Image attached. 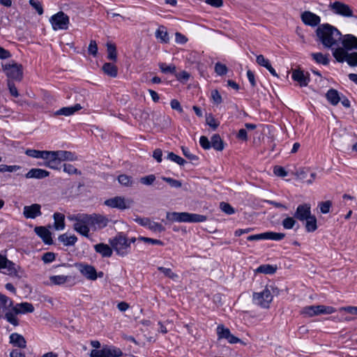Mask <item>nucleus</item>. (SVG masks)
I'll return each mask as SVG.
<instances>
[{"label":"nucleus","mask_w":357,"mask_h":357,"mask_svg":"<svg viewBox=\"0 0 357 357\" xmlns=\"http://www.w3.org/2000/svg\"><path fill=\"white\" fill-rule=\"evenodd\" d=\"M36 234L40 236L46 244H51L52 242L51 232L45 227H36Z\"/></svg>","instance_id":"nucleus-22"},{"label":"nucleus","mask_w":357,"mask_h":357,"mask_svg":"<svg viewBox=\"0 0 357 357\" xmlns=\"http://www.w3.org/2000/svg\"><path fill=\"white\" fill-rule=\"evenodd\" d=\"M68 219L74 222L73 229L81 235L89 237L91 227V215L86 213L73 214Z\"/></svg>","instance_id":"nucleus-2"},{"label":"nucleus","mask_w":357,"mask_h":357,"mask_svg":"<svg viewBox=\"0 0 357 357\" xmlns=\"http://www.w3.org/2000/svg\"><path fill=\"white\" fill-rule=\"evenodd\" d=\"M215 71L219 75H225L227 72V68L225 65L217 63L215 66Z\"/></svg>","instance_id":"nucleus-59"},{"label":"nucleus","mask_w":357,"mask_h":357,"mask_svg":"<svg viewBox=\"0 0 357 357\" xmlns=\"http://www.w3.org/2000/svg\"><path fill=\"white\" fill-rule=\"evenodd\" d=\"M53 218L54 220V227L55 229H63L65 228V215L60 213H54Z\"/></svg>","instance_id":"nucleus-29"},{"label":"nucleus","mask_w":357,"mask_h":357,"mask_svg":"<svg viewBox=\"0 0 357 357\" xmlns=\"http://www.w3.org/2000/svg\"><path fill=\"white\" fill-rule=\"evenodd\" d=\"M317 36L326 47H331L337 45L342 40L340 31L335 26L328 24H324L318 26Z\"/></svg>","instance_id":"nucleus-1"},{"label":"nucleus","mask_w":357,"mask_h":357,"mask_svg":"<svg viewBox=\"0 0 357 357\" xmlns=\"http://www.w3.org/2000/svg\"><path fill=\"white\" fill-rule=\"evenodd\" d=\"M155 38L159 40L161 43H167L169 40V34L167 33L166 27L164 26H160L156 30L155 33Z\"/></svg>","instance_id":"nucleus-28"},{"label":"nucleus","mask_w":357,"mask_h":357,"mask_svg":"<svg viewBox=\"0 0 357 357\" xmlns=\"http://www.w3.org/2000/svg\"><path fill=\"white\" fill-rule=\"evenodd\" d=\"M50 22L54 31L67 30L70 20L69 17L66 13L60 11L50 18Z\"/></svg>","instance_id":"nucleus-8"},{"label":"nucleus","mask_w":357,"mask_h":357,"mask_svg":"<svg viewBox=\"0 0 357 357\" xmlns=\"http://www.w3.org/2000/svg\"><path fill=\"white\" fill-rule=\"evenodd\" d=\"M217 334L219 339H226L231 334L229 328H225L223 325H219L217 327Z\"/></svg>","instance_id":"nucleus-43"},{"label":"nucleus","mask_w":357,"mask_h":357,"mask_svg":"<svg viewBox=\"0 0 357 357\" xmlns=\"http://www.w3.org/2000/svg\"><path fill=\"white\" fill-rule=\"evenodd\" d=\"M155 180V176L153 174H150L146 176H143L140 178V182L146 185H151Z\"/></svg>","instance_id":"nucleus-60"},{"label":"nucleus","mask_w":357,"mask_h":357,"mask_svg":"<svg viewBox=\"0 0 357 357\" xmlns=\"http://www.w3.org/2000/svg\"><path fill=\"white\" fill-rule=\"evenodd\" d=\"M29 3L37 11L38 15H41L43 14V8L40 1L37 0H29Z\"/></svg>","instance_id":"nucleus-57"},{"label":"nucleus","mask_w":357,"mask_h":357,"mask_svg":"<svg viewBox=\"0 0 357 357\" xmlns=\"http://www.w3.org/2000/svg\"><path fill=\"white\" fill-rule=\"evenodd\" d=\"M328 56V54H324L320 52L311 54V56L317 63L322 64L324 66L328 65L329 63Z\"/></svg>","instance_id":"nucleus-37"},{"label":"nucleus","mask_w":357,"mask_h":357,"mask_svg":"<svg viewBox=\"0 0 357 357\" xmlns=\"http://www.w3.org/2000/svg\"><path fill=\"white\" fill-rule=\"evenodd\" d=\"M105 74L112 77H116L117 76V67L111 63H105L102 68Z\"/></svg>","instance_id":"nucleus-33"},{"label":"nucleus","mask_w":357,"mask_h":357,"mask_svg":"<svg viewBox=\"0 0 357 357\" xmlns=\"http://www.w3.org/2000/svg\"><path fill=\"white\" fill-rule=\"evenodd\" d=\"M149 229L154 232H162L165 229L161 224L151 220L149 222Z\"/></svg>","instance_id":"nucleus-50"},{"label":"nucleus","mask_w":357,"mask_h":357,"mask_svg":"<svg viewBox=\"0 0 357 357\" xmlns=\"http://www.w3.org/2000/svg\"><path fill=\"white\" fill-rule=\"evenodd\" d=\"M21 169V167L19 165H0V172H16Z\"/></svg>","instance_id":"nucleus-48"},{"label":"nucleus","mask_w":357,"mask_h":357,"mask_svg":"<svg viewBox=\"0 0 357 357\" xmlns=\"http://www.w3.org/2000/svg\"><path fill=\"white\" fill-rule=\"evenodd\" d=\"M33 311V305L31 303L27 302L17 303L15 305H13V307L12 309L13 315L14 317H17V314L31 313Z\"/></svg>","instance_id":"nucleus-17"},{"label":"nucleus","mask_w":357,"mask_h":357,"mask_svg":"<svg viewBox=\"0 0 357 357\" xmlns=\"http://www.w3.org/2000/svg\"><path fill=\"white\" fill-rule=\"evenodd\" d=\"M162 179L168 183L172 187L175 188H181L182 185V183L180 181L174 179L172 178L163 176L162 177Z\"/></svg>","instance_id":"nucleus-55"},{"label":"nucleus","mask_w":357,"mask_h":357,"mask_svg":"<svg viewBox=\"0 0 357 357\" xmlns=\"http://www.w3.org/2000/svg\"><path fill=\"white\" fill-rule=\"evenodd\" d=\"M331 202L330 201H326L324 202H321L319 204L320 211L322 213H328L331 207Z\"/></svg>","instance_id":"nucleus-62"},{"label":"nucleus","mask_w":357,"mask_h":357,"mask_svg":"<svg viewBox=\"0 0 357 357\" xmlns=\"http://www.w3.org/2000/svg\"><path fill=\"white\" fill-rule=\"evenodd\" d=\"M159 68L163 73H171V74L176 73V67L174 65L167 66L165 63H161L159 64Z\"/></svg>","instance_id":"nucleus-47"},{"label":"nucleus","mask_w":357,"mask_h":357,"mask_svg":"<svg viewBox=\"0 0 357 357\" xmlns=\"http://www.w3.org/2000/svg\"><path fill=\"white\" fill-rule=\"evenodd\" d=\"M335 312V308L331 306L319 305L303 307L301 310V314L305 317H312L321 314H331Z\"/></svg>","instance_id":"nucleus-7"},{"label":"nucleus","mask_w":357,"mask_h":357,"mask_svg":"<svg viewBox=\"0 0 357 357\" xmlns=\"http://www.w3.org/2000/svg\"><path fill=\"white\" fill-rule=\"evenodd\" d=\"M59 158V163H61V161L65 160H70L73 161L77 160V157L75 155L70 152L67 151H56Z\"/></svg>","instance_id":"nucleus-34"},{"label":"nucleus","mask_w":357,"mask_h":357,"mask_svg":"<svg viewBox=\"0 0 357 357\" xmlns=\"http://www.w3.org/2000/svg\"><path fill=\"white\" fill-rule=\"evenodd\" d=\"M40 209L41 206L38 204L25 206L23 208V215L26 219H35L41 215L42 213Z\"/></svg>","instance_id":"nucleus-16"},{"label":"nucleus","mask_w":357,"mask_h":357,"mask_svg":"<svg viewBox=\"0 0 357 357\" xmlns=\"http://www.w3.org/2000/svg\"><path fill=\"white\" fill-rule=\"evenodd\" d=\"M138 239L141 240L142 242H144L146 243H151L153 245H164V243L162 241L151 238L149 237L139 236Z\"/></svg>","instance_id":"nucleus-53"},{"label":"nucleus","mask_w":357,"mask_h":357,"mask_svg":"<svg viewBox=\"0 0 357 357\" xmlns=\"http://www.w3.org/2000/svg\"><path fill=\"white\" fill-rule=\"evenodd\" d=\"M107 59L116 61L117 59L116 48L114 44L107 43Z\"/></svg>","instance_id":"nucleus-41"},{"label":"nucleus","mask_w":357,"mask_h":357,"mask_svg":"<svg viewBox=\"0 0 357 357\" xmlns=\"http://www.w3.org/2000/svg\"><path fill=\"white\" fill-rule=\"evenodd\" d=\"M42 259L46 264L52 262L55 259V255L51 252H45L43 255Z\"/></svg>","instance_id":"nucleus-64"},{"label":"nucleus","mask_w":357,"mask_h":357,"mask_svg":"<svg viewBox=\"0 0 357 357\" xmlns=\"http://www.w3.org/2000/svg\"><path fill=\"white\" fill-rule=\"evenodd\" d=\"M108 357H120L123 355L121 350L116 347H105Z\"/></svg>","instance_id":"nucleus-45"},{"label":"nucleus","mask_w":357,"mask_h":357,"mask_svg":"<svg viewBox=\"0 0 357 357\" xmlns=\"http://www.w3.org/2000/svg\"><path fill=\"white\" fill-rule=\"evenodd\" d=\"M80 104H75L73 106L62 107L55 112L56 115L70 116L82 109Z\"/></svg>","instance_id":"nucleus-27"},{"label":"nucleus","mask_w":357,"mask_h":357,"mask_svg":"<svg viewBox=\"0 0 357 357\" xmlns=\"http://www.w3.org/2000/svg\"><path fill=\"white\" fill-rule=\"evenodd\" d=\"M10 343L15 347L24 349L26 347V342L24 337L18 333H14L10 335Z\"/></svg>","instance_id":"nucleus-24"},{"label":"nucleus","mask_w":357,"mask_h":357,"mask_svg":"<svg viewBox=\"0 0 357 357\" xmlns=\"http://www.w3.org/2000/svg\"><path fill=\"white\" fill-rule=\"evenodd\" d=\"M220 209L228 215H231L234 213V208L228 203L221 202L220 204Z\"/></svg>","instance_id":"nucleus-56"},{"label":"nucleus","mask_w":357,"mask_h":357,"mask_svg":"<svg viewBox=\"0 0 357 357\" xmlns=\"http://www.w3.org/2000/svg\"><path fill=\"white\" fill-rule=\"evenodd\" d=\"M43 160H45L44 165L53 169H57L60 165L56 151H45Z\"/></svg>","instance_id":"nucleus-12"},{"label":"nucleus","mask_w":357,"mask_h":357,"mask_svg":"<svg viewBox=\"0 0 357 357\" xmlns=\"http://www.w3.org/2000/svg\"><path fill=\"white\" fill-rule=\"evenodd\" d=\"M342 45L347 50L357 49V38L353 35L347 34L342 40Z\"/></svg>","instance_id":"nucleus-26"},{"label":"nucleus","mask_w":357,"mask_h":357,"mask_svg":"<svg viewBox=\"0 0 357 357\" xmlns=\"http://www.w3.org/2000/svg\"><path fill=\"white\" fill-rule=\"evenodd\" d=\"M326 97L328 102L333 105H337L341 100L338 91L333 89L328 91L326 94Z\"/></svg>","instance_id":"nucleus-30"},{"label":"nucleus","mask_w":357,"mask_h":357,"mask_svg":"<svg viewBox=\"0 0 357 357\" xmlns=\"http://www.w3.org/2000/svg\"><path fill=\"white\" fill-rule=\"evenodd\" d=\"M81 273L89 280H95L97 278L96 271L91 266H84L81 269Z\"/></svg>","instance_id":"nucleus-32"},{"label":"nucleus","mask_w":357,"mask_h":357,"mask_svg":"<svg viewBox=\"0 0 357 357\" xmlns=\"http://www.w3.org/2000/svg\"><path fill=\"white\" fill-rule=\"evenodd\" d=\"M166 218L170 222H202L206 220L205 215L187 212H167Z\"/></svg>","instance_id":"nucleus-4"},{"label":"nucleus","mask_w":357,"mask_h":357,"mask_svg":"<svg viewBox=\"0 0 357 357\" xmlns=\"http://www.w3.org/2000/svg\"><path fill=\"white\" fill-rule=\"evenodd\" d=\"M109 243L116 255L120 257H126L130 253L131 246L128 238L123 232H119L114 237L109 238Z\"/></svg>","instance_id":"nucleus-3"},{"label":"nucleus","mask_w":357,"mask_h":357,"mask_svg":"<svg viewBox=\"0 0 357 357\" xmlns=\"http://www.w3.org/2000/svg\"><path fill=\"white\" fill-rule=\"evenodd\" d=\"M292 79L298 82L301 86H306L310 82L308 76L301 70H294L293 71Z\"/></svg>","instance_id":"nucleus-21"},{"label":"nucleus","mask_w":357,"mask_h":357,"mask_svg":"<svg viewBox=\"0 0 357 357\" xmlns=\"http://www.w3.org/2000/svg\"><path fill=\"white\" fill-rule=\"evenodd\" d=\"M69 277L65 275H52L50 277L52 284L61 285L65 284L68 280Z\"/></svg>","instance_id":"nucleus-42"},{"label":"nucleus","mask_w":357,"mask_h":357,"mask_svg":"<svg viewBox=\"0 0 357 357\" xmlns=\"http://www.w3.org/2000/svg\"><path fill=\"white\" fill-rule=\"evenodd\" d=\"M119 183L126 187H131L134 184V180L132 176L126 174H121L118 176Z\"/></svg>","instance_id":"nucleus-40"},{"label":"nucleus","mask_w":357,"mask_h":357,"mask_svg":"<svg viewBox=\"0 0 357 357\" xmlns=\"http://www.w3.org/2000/svg\"><path fill=\"white\" fill-rule=\"evenodd\" d=\"M0 271L9 275L17 274L15 264L1 255H0Z\"/></svg>","instance_id":"nucleus-14"},{"label":"nucleus","mask_w":357,"mask_h":357,"mask_svg":"<svg viewBox=\"0 0 357 357\" xmlns=\"http://www.w3.org/2000/svg\"><path fill=\"white\" fill-rule=\"evenodd\" d=\"M285 237L284 233H277L273 231H267L261 234H255L249 236L247 239L248 241H259L263 239H268L273 241H280Z\"/></svg>","instance_id":"nucleus-11"},{"label":"nucleus","mask_w":357,"mask_h":357,"mask_svg":"<svg viewBox=\"0 0 357 357\" xmlns=\"http://www.w3.org/2000/svg\"><path fill=\"white\" fill-rule=\"evenodd\" d=\"M333 54L338 62L343 63L347 60L348 52L347 50H345L344 48L338 47L335 50Z\"/></svg>","instance_id":"nucleus-35"},{"label":"nucleus","mask_w":357,"mask_h":357,"mask_svg":"<svg viewBox=\"0 0 357 357\" xmlns=\"http://www.w3.org/2000/svg\"><path fill=\"white\" fill-rule=\"evenodd\" d=\"M273 286H266L261 291L254 292L252 295L253 303L261 307L268 308L273 301Z\"/></svg>","instance_id":"nucleus-6"},{"label":"nucleus","mask_w":357,"mask_h":357,"mask_svg":"<svg viewBox=\"0 0 357 357\" xmlns=\"http://www.w3.org/2000/svg\"><path fill=\"white\" fill-rule=\"evenodd\" d=\"M296 223V222L294 218L287 217L282 220V225L284 229H291L294 227Z\"/></svg>","instance_id":"nucleus-51"},{"label":"nucleus","mask_w":357,"mask_h":357,"mask_svg":"<svg viewBox=\"0 0 357 357\" xmlns=\"http://www.w3.org/2000/svg\"><path fill=\"white\" fill-rule=\"evenodd\" d=\"M90 357H108L105 347L100 350L93 349L91 351Z\"/></svg>","instance_id":"nucleus-58"},{"label":"nucleus","mask_w":357,"mask_h":357,"mask_svg":"<svg viewBox=\"0 0 357 357\" xmlns=\"http://www.w3.org/2000/svg\"><path fill=\"white\" fill-rule=\"evenodd\" d=\"M301 17L305 24L311 26H317L321 22L320 17L310 11L303 12Z\"/></svg>","instance_id":"nucleus-18"},{"label":"nucleus","mask_w":357,"mask_h":357,"mask_svg":"<svg viewBox=\"0 0 357 357\" xmlns=\"http://www.w3.org/2000/svg\"><path fill=\"white\" fill-rule=\"evenodd\" d=\"M305 229L308 232L314 231L317 229V219L314 215H311L307 219L305 220Z\"/></svg>","instance_id":"nucleus-39"},{"label":"nucleus","mask_w":357,"mask_h":357,"mask_svg":"<svg viewBox=\"0 0 357 357\" xmlns=\"http://www.w3.org/2000/svg\"><path fill=\"white\" fill-rule=\"evenodd\" d=\"M257 63L264 68H266L270 64L269 61L266 59L262 54H259L257 56Z\"/></svg>","instance_id":"nucleus-63"},{"label":"nucleus","mask_w":357,"mask_h":357,"mask_svg":"<svg viewBox=\"0 0 357 357\" xmlns=\"http://www.w3.org/2000/svg\"><path fill=\"white\" fill-rule=\"evenodd\" d=\"M50 176V172L47 170L33 168L31 169L25 175L26 178L42 179Z\"/></svg>","instance_id":"nucleus-20"},{"label":"nucleus","mask_w":357,"mask_h":357,"mask_svg":"<svg viewBox=\"0 0 357 357\" xmlns=\"http://www.w3.org/2000/svg\"><path fill=\"white\" fill-rule=\"evenodd\" d=\"M13 301L8 296L0 294V318H4L14 326H17L19 325V320L17 317H13Z\"/></svg>","instance_id":"nucleus-5"},{"label":"nucleus","mask_w":357,"mask_h":357,"mask_svg":"<svg viewBox=\"0 0 357 357\" xmlns=\"http://www.w3.org/2000/svg\"><path fill=\"white\" fill-rule=\"evenodd\" d=\"M277 267L271 264H263L259 266L256 270L257 273H264L271 275L275 273Z\"/></svg>","instance_id":"nucleus-36"},{"label":"nucleus","mask_w":357,"mask_h":357,"mask_svg":"<svg viewBox=\"0 0 357 357\" xmlns=\"http://www.w3.org/2000/svg\"><path fill=\"white\" fill-rule=\"evenodd\" d=\"M3 70L8 77V80H21L23 76L22 66L14 61L11 63L2 65Z\"/></svg>","instance_id":"nucleus-9"},{"label":"nucleus","mask_w":357,"mask_h":357,"mask_svg":"<svg viewBox=\"0 0 357 357\" xmlns=\"http://www.w3.org/2000/svg\"><path fill=\"white\" fill-rule=\"evenodd\" d=\"M346 61L350 66H356L357 52L348 53Z\"/></svg>","instance_id":"nucleus-54"},{"label":"nucleus","mask_w":357,"mask_h":357,"mask_svg":"<svg viewBox=\"0 0 357 357\" xmlns=\"http://www.w3.org/2000/svg\"><path fill=\"white\" fill-rule=\"evenodd\" d=\"M45 151H39L36 149H26L25 151V154L29 157L33 158H41L44 157V153Z\"/></svg>","instance_id":"nucleus-44"},{"label":"nucleus","mask_w":357,"mask_h":357,"mask_svg":"<svg viewBox=\"0 0 357 357\" xmlns=\"http://www.w3.org/2000/svg\"><path fill=\"white\" fill-rule=\"evenodd\" d=\"M94 249L96 252L101 255L103 257H110L112 255L113 248L112 246L105 244V243H98L94 246Z\"/></svg>","instance_id":"nucleus-23"},{"label":"nucleus","mask_w":357,"mask_h":357,"mask_svg":"<svg viewBox=\"0 0 357 357\" xmlns=\"http://www.w3.org/2000/svg\"><path fill=\"white\" fill-rule=\"evenodd\" d=\"M91 215V228L93 230L101 229L107 227L109 219L101 214L92 213Z\"/></svg>","instance_id":"nucleus-13"},{"label":"nucleus","mask_w":357,"mask_h":357,"mask_svg":"<svg viewBox=\"0 0 357 357\" xmlns=\"http://www.w3.org/2000/svg\"><path fill=\"white\" fill-rule=\"evenodd\" d=\"M63 171L68 174H81V172L71 164H64Z\"/></svg>","instance_id":"nucleus-52"},{"label":"nucleus","mask_w":357,"mask_h":357,"mask_svg":"<svg viewBox=\"0 0 357 357\" xmlns=\"http://www.w3.org/2000/svg\"><path fill=\"white\" fill-rule=\"evenodd\" d=\"M308 172L309 170L307 169L301 168L297 170L295 174L298 179L305 181L307 183L310 184L315 179L317 174L315 172H311L310 178L307 179V176Z\"/></svg>","instance_id":"nucleus-25"},{"label":"nucleus","mask_w":357,"mask_h":357,"mask_svg":"<svg viewBox=\"0 0 357 357\" xmlns=\"http://www.w3.org/2000/svg\"><path fill=\"white\" fill-rule=\"evenodd\" d=\"M330 6L332 10L336 14L344 17H351L353 15V12L349 6L340 1H335L333 4H331Z\"/></svg>","instance_id":"nucleus-15"},{"label":"nucleus","mask_w":357,"mask_h":357,"mask_svg":"<svg viewBox=\"0 0 357 357\" xmlns=\"http://www.w3.org/2000/svg\"><path fill=\"white\" fill-rule=\"evenodd\" d=\"M211 98L213 103L219 105L222 102V97L218 90L215 89L211 91Z\"/></svg>","instance_id":"nucleus-61"},{"label":"nucleus","mask_w":357,"mask_h":357,"mask_svg":"<svg viewBox=\"0 0 357 357\" xmlns=\"http://www.w3.org/2000/svg\"><path fill=\"white\" fill-rule=\"evenodd\" d=\"M310 208V205L308 204L299 205L296 208L294 218L301 221H304L312 215Z\"/></svg>","instance_id":"nucleus-19"},{"label":"nucleus","mask_w":357,"mask_h":357,"mask_svg":"<svg viewBox=\"0 0 357 357\" xmlns=\"http://www.w3.org/2000/svg\"><path fill=\"white\" fill-rule=\"evenodd\" d=\"M158 271L162 272L165 276L175 280L178 279V276L177 274L174 273L170 268H165L162 266H159L158 268Z\"/></svg>","instance_id":"nucleus-46"},{"label":"nucleus","mask_w":357,"mask_h":357,"mask_svg":"<svg viewBox=\"0 0 357 357\" xmlns=\"http://www.w3.org/2000/svg\"><path fill=\"white\" fill-rule=\"evenodd\" d=\"M58 240L64 245L70 246L75 244L77 238L75 235L68 236L66 234H63L59 236Z\"/></svg>","instance_id":"nucleus-31"},{"label":"nucleus","mask_w":357,"mask_h":357,"mask_svg":"<svg viewBox=\"0 0 357 357\" xmlns=\"http://www.w3.org/2000/svg\"><path fill=\"white\" fill-rule=\"evenodd\" d=\"M211 147L216 151H222L224 149L223 142L219 135H214L211 137Z\"/></svg>","instance_id":"nucleus-38"},{"label":"nucleus","mask_w":357,"mask_h":357,"mask_svg":"<svg viewBox=\"0 0 357 357\" xmlns=\"http://www.w3.org/2000/svg\"><path fill=\"white\" fill-rule=\"evenodd\" d=\"M167 159L175 162L176 163L178 164L179 165H183L185 163V160L182 158L181 157L176 155L173 152H169L167 154Z\"/></svg>","instance_id":"nucleus-49"},{"label":"nucleus","mask_w":357,"mask_h":357,"mask_svg":"<svg viewBox=\"0 0 357 357\" xmlns=\"http://www.w3.org/2000/svg\"><path fill=\"white\" fill-rule=\"evenodd\" d=\"M104 204L108 207L125 210L129 208L132 204V200L126 199L123 197L116 196L104 202Z\"/></svg>","instance_id":"nucleus-10"}]
</instances>
